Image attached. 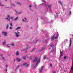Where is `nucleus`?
I'll return each instance as SVG.
<instances>
[{
	"mask_svg": "<svg viewBox=\"0 0 73 73\" xmlns=\"http://www.w3.org/2000/svg\"><path fill=\"white\" fill-rule=\"evenodd\" d=\"M19 67H20V66L18 65L17 66V68L16 69H17L18 68H19Z\"/></svg>",
	"mask_w": 73,
	"mask_h": 73,
	"instance_id": "nucleus-31",
	"label": "nucleus"
},
{
	"mask_svg": "<svg viewBox=\"0 0 73 73\" xmlns=\"http://www.w3.org/2000/svg\"><path fill=\"white\" fill-rule=\"evenodd\" d=\"M71 13H72V12H71V11H70V14H71Z\"/></svg>",
	"mask_w": 73,
	"mask_h": 73,
	"instance_id": "nucleus-44",
	"label": "nucleus"
},
{
	"mask_svg": "<svg viewBox=\"0 0 73 73\" xmlns=\"http://www.w3.org/2000/svg\"><path fill=\"white\" fill-rule=\"evenodd\" d=\"M15 33L16 35V37H19V35H17V34L16 33Z\"/></svg>",
	"mask_w": 73,
	"mask_h": 73,
	"instance_id": "nucleus-20",
	"label": "nucleus"
},
{
	"mask_svg": "<svg viewBox=\"0 0 73 73\" xmlns=\"http://www.w3.org/2000/svg\"><path fill=\"white\" fill-rule=\"evenodd\" d=\"M23 58L24 60H26V56H24L23 57Z\"/></svg>",
	"mask_w": 73,
	"mask_h": 73,
	"instance_id": "nucleus-17",
	"label": "nucleus"
},
{
	"mask_svg": "<svg viewBox=\"0 0 73 73\" xmlns=\"http://www.w3.org/2000/svg\"><path fill=\"white\" fill-rule=\"evenodd\" d=\"M7 18H6V19H7V20H9V21H10V15H8L7 16Z\"/></svg>",
	"mask_w": 73,
	"mask_h": 73,
	"instance_id": "nucleus-3",
	"label": "nucleus"
},
{
	"mask_svg": "<svg viewBox=\"0 0 73 73\" xmlns=\"http://www.w3.org/2000/svg\"><path fill=\"white\" fill-rule=\"evenodd\" d=\"M65 72H66V71H65Z\"/></svg>",
	"mask_w": 73,
	"mask_h": 73,
	"instance_id": "nucleus-55",
	"label": "nucleus"
},
{
	"mask_svg": "<svg viewBox=\"0 0 73 73\" xmlns=\"http://www.w3.org/2000/svg\"><path fill=\"white\" fill-rule=\"evenodd\" d=\"M17 4H20V5H21V4H20L19 3V2H17Z\"/></svg>",
	"mask_w": 73,
	"mask_h": 73,
	"instance_id": "nucleus-22",
	"label": "nucleus"
},
{
	"mask_svg": "<svg viewBox=\"0 0 73 73\" xmlns=\"http://www.w3.org/2000/svg\"><path fill=\"white\" fill-rule=\"evenodd\" d=\"M71 45H72V39L70 38L69 46H71Z\"/></svg>",
	"mask_w": 73,
	"mask_h": 73,
	"instance_id": "nucleus-6",
	"label": "nucleus"
},
{
	"mask_svg": "<svg viewBox=\"0 0 73 73\" xmlns=\"http://www.w3.org/2000/svg\"><path fill=\"white\" fill-rule=\"evenodd\" d=\"M58 3H60V4H61V5H62V3H61V2L60 1H59L58 2Z\"/></svg>",
	"mask_w": 73,
	"mask_h": 73,
	"instance_id": "nucleus-15",
	"label": "nucleus"
},
{
	"mask_svg": "<svg viewBox=\"0 0 73 73\" xmlns=\"http://www.w3.org/2000/svg\"><path fill=\"white\" fill-rule=\"evenodd\" d=\"M58 38V35H57L56 36V34H54L52 36V38H51V40H55L57 39Z\"/></svg>",
	"mask_w": 73,
	"mask_h": 73,
	"instance_id": "nucleus-2",
	"label": "nucleus"
},
{
	"mask_svg": "<svg viewBox=\"0 0 73 73\" xmlns=\"http://www.w3.org/2000/svg\"><path fill=\"white\" fill-rule=\"evenodd\" d=\"M54 45L53 44H52L50 46V48H51V49H53V46Z\"/></svg>",
	"mask_w": 73,
	"mask_h": 73,
	"instance_id": "nucleus-12",
	"label": "nucleus"
},
{
	"mask_svg": "<svg viewBox=\"0 0 73 73\" xmlns=\"http://www.w3.org/2000/svg\"><path fill=\"white\" fill-rule=\"evenodd\" d=\"M18 19V17H17L16 18H15V19H14V20H17Z\"/></svg>",
	"mask_w": 73,
	"mask_h": 73,
	"instance_id": "nucleus-23",
	"label": "nucleus"
},
{
	"mask_svg": "<svg viewBox=\"0 0 73 73\" xmlns=\"http://www.w3.org/2000/svg\"><path fill=\"white\" fill-rule=\"evenodd\" d=\"M45 49V47H43V48H42L41 49V51H42V50H44Z\"/></svg>",
	"mask_w": 73,
	"mask_h": 73,
	"instance_id": "nucleus-14",
	"label": "nucleus"
},
{
	"mask_svg": "<svg viewBox=\"0 0 73 73\" xmlns=\"http://www.w3.org/2000/svg\"><path fill=\"white\" fill-rule=\"evenodd\" d=\"M7 67H8V65H6V67L7 68Z\"/></svg>",
	"mask_w": 73,
	"mask_h": 73,
	"instance_id": "nucleus-40",
	"label": "nucleus"
},
{
	"mask_svg": "<svg viewBox=\"0 0 73 73\" xmlns=\"http://www.w3.org/2000/svg\"><path fill=\"white\" fill-rule=\"evenodd\" d=\"M13 5L14 7H15V5L14 4H13Z\"/></svg>",
	"mask_w": 73,
	"mask_h": 73,
	"instance_id": "nucleus-48",
	"label": "nucleus"
},
{
	"mask_svg": "<svg viewBox=\"0 0 73 73\" xmlns=\"http://www.w3.org/2000/svg\"><path fill=\"white\" fill-rule=\"evenodd\" d=\"M22 21L23 22H24V21H25V20H24V19H22Z\"/></svg>",
	"mask_w": 73,
	"mask_h": 73,
	"instance_id": "nucleus-33",
	"label": "nucleus"
},
{
	"mask_svg": "<svg viewBox=\"0 0 73 73\" xmlns=\"http://www.w3.org/2000/svg\"><path fill=\"white\" fill-rule=\"evenodd\" d=\"M18 34H19V33H20L19 32H18V31H17Z\"/></svg>",
	"mask_w": 73,
	"mask_h": 73,
	"instance_id": "nucleus-41",
	"label": "nucleus"
},
{
	"mask_svg": "<svg viewBox=\"0 0 73 73\" xmlns=\"http://www.w3.org/2000/svg\"><path fill=\"white\" fill-rule=\"evenodd\" d=\"M51 7H52L51 5H48V6L47 7V8H50Z\"/></svg>",
	"mask_w": 73,
	"mask_h": 73,
	"instance_id": "nucleus-11",
	"label": "nucleus"
},
{
	"mask_svg": "<svg viewBox=\"0 0 73 73\" xmlns=\"http://www.w3.org/2000/svg\"><path fill=\"white\" fill-rule=\"evenodd\" d=\"M24 19H25V21H27V19H26V18H24Z\"/></svg>",
	"mask_w": 73,
	"mask_h": 73,
	"instance_id": "nucleus-35",
	"label": "nucleus"
},
{
	"mask_svg": "<svg viewBox=\"0 0 73 73\" xmlns=\"http://www.w3.org/2000/svg\"><path fill=\"white\" fill-rule=\"evenodd\" d=\"M17 61L18 62H20V61L21 60V59L19 58H17Z\"/></svg>",
	"mask_w": 73,
	"mask_h": 73,
	"instance_id": "nucleus-10",
	"label": "nucleus"
},
{
	"mask_svg": "<svg viewBox=\"0 0 73 73\" xmlns=\"http://www.w3.org/2000/svg\"><path fill=\"white\" fill-rule=\"evenodd\" d=\"M15 54L16 56H19L20 54H19V52L18 51H17L15 52Z\"/></svg>",
	"mask_w": 73,
	"mask_h": 73,
	"instance_id": "nucleus-7",
	"label": "nucleus"
},
{
	"mask_svg": "<svg viewBox=\"0 0 73 73\" xmlns=\"http://www.w3.org/2000/svg\"><path fill=\"white\" fill-rule=\"evenodd\" d=\"M46 21H48V19H46Z\"/></svg>",
	"mask_w": 73,
	"mask_h": 73,
	"instance_id": "nucleus-51",
	"label": "nucleus"
},
{
	"mask_svg": "<svg viewBox=\"0 0 73 73\" xmlns=\"http://www.w3.org/2000/svg\"><path fill=\"white\" fill-rule=\"evenodd\" d=\"M43 68H44V66H43L41 68L40 70V72H42V70Z\"/></svg>",
	"mask_w": 73,
	"mask_h": 73,
	"instance_id": "nucleus-8",
	"label": "nucleus"
},
{
	"mask_svg": "<svg viewBox=\"0 0 73 73\" xmlns=\"http://www.w3.org/2000/svg\"><path fill=\"white\" fill-rule=\"evenodd\" d=\"M66 57H67L66 56H65L64 57V59H66Z\"/></svg>",
	"mask_w": 73,
	"mask_h": 73,
	"instance_id": "nucleus-28",
	"label": "nucleus"
},
{
	"mask_svg": "<svg viewBox=\"0 0 73 73\" xmlns=\"http://www.w3.org/2000/svg\"><path fill=\"white\" fill-rule=\"evenodd\" d=\"M47 60H48V61H49V58H47Z\"/></svg>",
	"mask_w": 73,
	"mask_h": 73,
	"instance_id": "nucleus-43",
	"label": "nucleus"
},
{
	"mask_svg": "<svg viewBox=\"0 0 73 73\" xmlns=\"http://www.w3.org/2000/svg\"><path fill=\"white\" fill-rule=\"evenodd\" d=\"M9 29H12V27H9Z\"/></svg>",
	"mask_w": 73,
	"mask_h": 73,
	"instance_id": "nucleus-34",
	"label": "nucleus"
},
{
	"mask_svg": "<svg viewBox=\"0 0 73 73\" xmlns=\"http://www.w3.org/2000/svg\"><path fill=\"white\" fill-rule=\"evenodd\" d=\"M63 55H62V54H61L60 56V57H62V56H63Z\"/></svg>",
	"mask_w": 73,
	"mask_h": 73,
	"instance_id": "nucleus-38",
	"label": "nucleus"
},
{
	"mask_svg": "<svg viewBox=\"0 0 73 73\" xmlns=\"http://www.w3.org/2000/svg\"><path fill=\"white\" fill-rule=\"evenodd\" d=\"M36 63V64H35V66H37V65H38V63Z\"/></svg>",
	"mask_w": 73,
	"mask_h": 73,
	"instance_id": "nucleus-36",
	"label": "nucleus"
},
{
	"mask_svg": "<svg viewBox=\"0 0 73 73\" xmlns=\"http://www.w3.org/2000/svg\"><path fill=\"white\" fill-rule=\"evenodd\" d=\"M17 14L18 15V14H20V13H22V11L18 12H17V11H16Z\"/></svg>",
	"mask_w": 73,
	"mask_h": 73,
	"instance_id": "nucleus-9",
	"label": "nucleus"
},
{
	"mask_svg": "<svg viewBox=\"0 0 73 73\" xmlns=\"http://www.w3.org/2000/svg\"><path fill=\"white\" fill-rule=\"evenodd\" d=\"M36 42H37V41H38V40H36Z\"/></svg>",
	"mask_w": 73,
	"mask_h": 73,
	"instance_id": "nucleus-49",
	"label": "nucleus"
},
{
	"mask_svg": "<svg viewBox=\"0 0 73 73\" xmlns=\"http://www.w3.org/2000/svg\"><path fill=\"white\" fill-rule=\"evenodd\" d=\"M29 7H30V8H31V5H29Z\"/></svg>",
	"mask_w": 73,
	"mask_h": 73,
	"instance_id": "nucleus-45",
	"label": "nucleus"
},
{
	"mask_svg": "<svg viewBox=\"0 0 73 73\" xmlns=\"http://www.w3.org/2000/svg\"><path fill=\"white\" fill-rule=\"evenodd\" d=\"M1 5V6H4V5Z\"/></svg>",
	"mask_w": 73,
	"mask_h": 73,
	"instance_id": "nucleus-52",
	"label": "nucleus"
},
{
	"mask_svg": "<svg viewBox=\"0 0 73 73\" xmlns=\"http://www.w3.org/2000/svg\"><path fill=\"white\" fill-rule=\"evenodd\" d=\"M50 67H52V64H50Z\"/></svg>",
	"mask_w": 73,
	"mask_h": 73,
	"instance_id": "nucleus-24",
	"label": "nucleus"
},
{
	"mask_svg": "<svg viewBox=\"0 0 73 73\" xmlns=\"http://www.w3.org/2000/svg\"><path fill=\"white\" fill-rule=\"evenodd\" d=\"M14 62H15V61H16V59H14Z\"/></svg>",
	"mask_w": 73,
	"mask_h": 73,
	"instance_id": "nucleus-47",
	"label": "nucleus"
},
{
	"mask_svg": "<svg viewBox=\"0 0 73 73\" xmlns=\"http://www.w3.org/2000/svg\"><path fill=\"white\" fill-rule=\"evenodd\" d=\"M48 34V33H47V34Z\"/></svg>",
	"mask_w": 73,
	"mask_h": 73,
	"instance_id": "nucleus-54",
	"label": "nucleus"
},
{
	"mask_svg": "<svg viewBox=\"0 0 73 73\" xmlns=\"http://www.w3.org/2000/svg\"><path fill=\"white\" fill-rule=\"evenodd\" d=\"M11 45L12 46H15V44H14V43H11Z\"/></svg>",
	"mask_w": 73,
	"mask_h": 73,
	"instance_id": "nucleus-21",
	"label": "nucleus"
},
{
	"mask_svg": "<svg viewBox=\"0 0 73 73\" xmlns=\"http://www.w3.org/2000/svg\"><path fill=\"white\" fill-rule=\"evenodd\" d=\"M8 27H9V25H7V27H6V29H8Z\"/></svg>",
	"mask_w": 73,
	"mask_h": 73,
	"instance_id": "nucleus-25",
	"label": "nucleus"
},
{
	"mask_svg": "<svg viewBox=\"0 0 73 73\" xmlns=\"http://www.w3.org/2000/svg\"><path fill=\"white\" fill-rule=\"evenodd\" d=\"M53 73H56V71H54L53 72Z\"/></svg>",
	"mask_w": 73,
	"mask_h": 73,
	"instance_id": "nucleus-39",
	"label": "nucleus"
},
{
	"mask_svg": "<svg viewBox=\"0 0 73 73\" xmlns=\"http://www.w3.org/2000/svg\"><path fill=\"white\" fill-rule=\"evenodd\" d=\"M27 51H26L25 53H27Z\"/></svg>",
	"mask_w": 73,
	"mask_h": 73,
	"instance_id": "nucleus-50",
	"label": "nucleus"
},
{
	"mask_svg": "<svg viewBox=\"0 0 73 73\" xmlns=\"http://www.w3.org/2000/svg\"><path fill=\"white\" fill-rule=\"evenodd\" d=\"M2 34H3V35H4V36H7V32H2Z\"/></svg>",
	"mask_w": 73,
	"mask_h": 73,
	"instance_id": "nucleus-4",
	"label": "nucleus"
},
{
	"mask_svg": "<svg viewBox=\"0 0 73 73\" xmlns=\"http://www.w3.org/2000/svg\"><path fill=\"white\" fill-rule=\"evenodd\" d=\"M1 57L2 58V59L3 60H4V58L3 56V54H1Z\"/></svg>",
	"mask_w": 73,
	"mask_h": 73,
	"instance_id": "nucleus-16",
	"label": "nucleus"
},
{
	"mask_svg": "<svg viewBox=\"0 0 73 73\" xmlns=\"http://www.w3.org/2000/svg\"><path fill=\"white\" fill-rule=\"evenodd\" d=\"M29 58H30V60H31L32 59V57L31 56V57H30Z\"/></svg>",
	"mask_w": 73,
	"mask_h": 73,
	"instance_id": "nucleus-29",
	"label": "nucleus"
},
{
	"mask_svg": "<svg viewBox=\"0 0 73 73\" xmlns=\"http://www.w3.org/2000/svg\"><path fill=\"white\" fill-rule=\"evenodd\" d=\"M10 19H11L12 20H13V17H11L10 18Z\"/></svg>",
	"mask_w": 73,
	"mask_h": 73,
	"instance_id": "nucleus-27",
	"label": "nucleus"
},
{
	"mask_svg": "<svg viewBox=\"0 0 73 73\" xmlns=\"http://www.w3.org/2000/svg\"><path fill=\"white\" fill-rule=\"evenodd\" d=\"M23 65L25 66V67H27L28 66V64L27 63H25L23 64Z\"/></svg>",
	"mask_w": 73,
	"mask_h": 73,
	"instance_id": "nucleus-5",
	"label": "nucleus"
},
{
	"mask_svg": "<svg viewBox=\"0 0 73 73\" xmlns=\"http://www.w3.org/2000/svg\"><path fill=\"white\" fill-rule=\"evenodd\" d=\"M35 50V48H34L33 49H32V51H31V52H34Z\"/></svg>",
	"mask_w": 73,
	"mask_h": 73,
	"instance_id": "nucleus-18",
	"label": "nucleus"
},
{
	"mask_svg": "<svg viewBox=\"0 0 73 73\" xmlns=\"http://www.w3.org/2000/svg\"><path fill=\"white\" fill-rule=\"evenodd\" d=\"M7 47H10V45H9V44H8L7 46Z\"/></svg>",
	"mask_w": 73,
	"mask_h": 73,
	"instance_id": "nucleus-32",
	"label": "nucleus"
},
{
	"mask_svg": "<svg viewBox=\"0 0 73 73\" xmlns=\"http://www.w3.org/2000/svg\"><path fill=\"white\" fill-rule=\"evenodd\" d=\"M5 70L7 72V69Z\"/></svg>",
	"mask_w": 73,
	"mask_h": 73,
	"instance_id": "nucleus-46",
	"label": "nucleus"
},
{
	"mask_svg": "<svg viewBox=\"0 0 73 73\" xmlns=\"http://www.w3.org/2000/svg\"><path fill=\"white\" fill-rule=\"evenodd\" d=\"M46 39H47V40H48V39H49V38H48V36H46Z\"/></svg>",
	"mask_w": 73,
	"mask_h": 73,
	"instance_id": "nucleus-26",
	"label": "nucleus"
},
{
	"mask_svg": "<svg viewBox=\"0 0 73 73\" xmlns=\"http://www.w3.org/2000/svg\"><path fill=\"white\" fill-rule=\"evenodd\" d=\"M33 62H36L37 63H39L40 62V58H39V59H38L37 57H35V58L33 60Z\"/></svg>",
	"mask_w": 73,
	"mask_h": 73,
	"instance_id": "nucleus-1",
	"label": "nucleus"
},
{
	"mask_svg": "<svg viewBox=\"0 0 73 73\" xmlns=\"http://www.w3.org/2000/svg\"><path fill=\"white\" fill-rule=\"evenodd\" d=\"M9 25H11V26H12V23H11L10 24H9Z\"/></svg>",
	"mask_w": 73,
	"mask_h": 73,
	"instance_id": "nucleus-37",
	"label": "nucleus"
},
{
	"mask_svg": "<svg viewBox=\"0 0 73 73\" xmlns=\"http://www.w3.org/2000/svg\"><path fill=\"white\" fill-rule=\"evenodd\" d=\"M20 28H21V27H18L16 29V30H17V29H20Z\"/></svg>",
	"mask_w": 73,
	"mask_h": 73,
	"instance_id": "nucleus-19",
	"label": "nucleus"
},
{
	"mask_svg": "<svg viewBox=\"0 0 73 73\" xmlns=\"http://www.w3.org/2000/svg\"><path fill=\"white\" fill-rule=\"evenodd\" d=\"M5 40H4L3 42V45H5Z\"/></svg>",
	"mask_w": 73,
	"mask_h": 73,
	"instance_id": "nucleus-13",
	"label": "nucleus"
},
{
	"mask_svg": "<svg viewBox=\"0 0 73 73\" xmlns=\"http://www.w3.org/2000/svg\"><path fill=\"white\" fill-rule=\"evenodd\" d=\"M44 59H45L46 58H45V55H44Z\"/></svg>",
	"mask_w": 73,
	"mask_h": 73,
	"instance_id": "nucleus-42",
	"label": "nucleus"
},
{
	"mask_svg": "<svg viewBox=\"0 0 73 73\" xmlns=\"http://www.w3.org/2000/svg\"><path fill=\"white\" fill-rule=\"evenodd\" d=\"M5 1H7V0H5Z\"/></svg>",
	"mask_w": 73,
	"mask_h": 73,
	"instance_id": "nucleus-53",
	"label": "nucleus"
},
{
	"mask_svg": "<svg viewBox=\"0 0 73 73\" xmlns=\"http://www.w3.org/2000/svg\"><path fill=\"white\" fill-rule=\"evenodd\" d=\"M60 53H62V52L61 51V49H60Z\"/></svg>",
	"mask_w": 73,
	"mask_h": 73,
	"instance_id": "nucleus-30",
	"label": "nucleus"
}]
</instances>
